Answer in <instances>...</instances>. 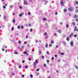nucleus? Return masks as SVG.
Returning <instances> with one entry per match:
<instances>
[{"label":"nucleus","mask_w":78,"mask_h":78,"mask_svg":"<svg viewBox=\"0 0 78 78\" xmlns=\"http://www.w3.org/2000/svg\"><path fill=\"white\" fill-rule=\"evenodd\" d=\"M13 7V5H10V8H12Z\"/></svg>","instance_id":"cd10ccee"},{"label":"nucleus","mask_w":78,"mask_h":78,"mask_svg":"<svg viewBox=\"0 0 78 78\" xmlns=\"http://www.w3.org/2000/svg\"><path fill=\"white\" fill-rule=\"evenodd\" d=\"M74 18H78V16L76 15H75L74 16Z\"/></svg>","instance_id":"9d476101"},{"label":"nucleus","mask_w":78,"mask_h":78,"mask_svg":"<svg viewBox=\"0 0 78 78\" xmlns=\"http://www.w3.org/2000/svg\"><path fill=\"white\" fill-rule=\"evenodd\" d=\"M35 63H36L37 64L38 63V62L37 61V60H35Z\"/></svg>","instance_id":"a211bd4d"},{"label":"nucleus","mask_w":78,"mask_h":78,"mask_svg":"<svg viewBox=\"0 0 78 78\" xmlns=\"http://www.w3.org/2000/svg\"><path fill=\"white\" fill-rule=\"evenodd\" d=\"M13 30H14V27H12L11 29L12 31H13Z\"/></svg>","instance_id":"5701e85b"},{"label":"nucleus","mask_w":78,"mask_h":78,"mask_svg":"<svg viewBox=\"0 0 78 78\" xmlns=\"http://www.w3.org/2000/svg\"><path fill=\"white\" fill-rule=\"evenodd\" d=\"M19 8L20 9H22V6H20Z\"/></svg>","instance_id":"4c0bfd02"},{"label":"nucleus","mask_w":78,"mask_h":78,"mask_svg":"<svg viewBox=\"0 0 78 78\" xmlns=\"http://www.w3.org/2000/svg\"><path fill=\"white\" fill-rule=\"evenodd\" d=\"M28 15H30L31 14V13H30V12H28Z\"/></svg>","instance_id":"37998d69"},{"label":"nucleus","mask_w":78,"mask_h":78,"mask_svg":"<svg viewBox=\"0 0 78 78\" xmlns=\"http://www.w3.org/2000/svg\"><path fill=\"white\" fill-rule=\"evenodd\" d=\"M58 32L59 33H61V32H62L61 30H58Z\"/></svg>","instance_id":"1a4fd4ad"},{"label":"nucleus","mask_w":78,"mask_h":78,"mask_svg":"<svg viewBox=\"0 0 78 78\" xmlns=\"http://www.w3.org/2000/svg\"><path fill=\"white\" fill-rule=\"evenodd\" d=\"M73 25H75V22H73Z\"/></svg>","instance_id":"4be33fe9"},{"label":"nucleus","mask_w":78,"mask_h":78,"mask_svg":"<svg viewBox=\"0 0 78 78\" xmlns=\"http://www.w3.org/2000/svg\"><path fill=\"white\" fill-rule=\"evenodd\" d=\"M60 4L61 5V6H64V2H61Z\"/></svg>","instance_id":"20e7f679"},{"label":"nucleus","mask_w":78,"mask_h":78,"mask_svg":"<svg viewBox=\"0 0 78 78\" xmlns=\"http://www.w3.org/2000/svg\"><path fill=\"white\" fill-rule=\"evenodd\" d=\"M21 67H22V66H21V65H20L19 67V69H21Z\"/></svg>","instance_id":"c756f323"},{"label":"nucleus","mask_w":78,"mask_h":78,"mask_svg":"<svg viewBox=\"0 0 78 78\" xmlns=\"http://www.w3.org/2000/svg\"><path fill=\"white\" fill-rule=\"evenodd\" d=\"M45 47H48V44L47 43H46V45H45Z\"/></svg>","instance_id":"f3484780"},{"label":"nucleus","mask_w":78,"mask_h":78,"mask_svg":"<svg viewBox=\"0 0 78 78\" xmlns=\"http://www.w3.org/2000/svg\"><path fill=\"white\" fill-rule=\"evenodd\" d=\"M64 53H61V55H64Z\"/></svg>","instance_id":"79ce46f5"},{"label":"nucleus","mask_w":78,"mask_h":78,"mask_svg":"<svg viewBox=\"0 0 78 78\" xmlns=\"http://www.w3.org/2000/svg\"><path fill=\"white\" fill-rule=\"evenodd\" d=\"M74 37H77V35L76 34L74 35Z\"/></svg>","instance_id":"6ab92c4d"},{"label":"nucleus","mask_w":78,"mask_h":78,"mask_svg":"<svg viewBox=\"0 0 78 78\" xmlns=\"http://www.w3.org/2000/svg\"><path fill=\"white\" fill-rule=\"evenodd\" d=\"M21 29H23V26H21Z\"/></svg>","instance_id":"bb28decb"},{"label":"nucleus","mask_w":78,"mask_h":78,"mask_svg":"<svg viewBox=\"0 0 78 78\" xmlns=\"http://www.w3.org/2000/svg\"><path fill=\"white\" fill-rule=\"evenodd\" d=\"M77 30V28H76V27H74V31H76Z\"/></svg>","instance_id":"6e6552de"},{"label":"nucleus","mask_w":78,"mask_h":78,"mask_svg":"<svg viewBox=\"0 0 78 78\" xmlns=\"http://www.w3.org/2000/svg\"><path fill=\"white\" fill-rule=\"evenodd\" d=\"M15 74L14 73H12V75H14Z\"/></svg>","instance_id":"680f3d73"},{"label":"nucleus","mask_w":78,"mask_h":78,"mask_svg":"<svg viewBox=\"0 0 78 78\" xmlns=\"http://www.w3.org/2000/svg\"><path fill=\"white\" fill-rule=\"evenodd\" d=\"M14 53H15V54H16V55H17V52L16 51L14 52Z\"/></svg>","instance_id":"393cba45"},{"label":"nucleus","mask_w":78,"mask_h":78,"mask_svg":"<svg viewBox=\"0 0 78 78\" xmlns=\"http://www.w3.org/2000/svg\"><path fill=\"white\" fill-rule=\"evenodd\" d=\"M27 52L26 51H24V54H27Z\"/></svg>","instance_id":"473e14b6"},{"label":"nucleus","mask_w":78,"mask_h":78,"mask_svg":"<svg viewBox=\"0 0 78 78\" xmlns=\"http://www.w3.org/2000/svg\"><path fill=\"white\" fill-rule=\"evenodd\" d=\"M28 59L29 61H31V58H29Z\"/></svg>","instance_id":"8fccbe9b"},{"label":"nucleus","mask_w":78,"mask_h":78,"mask_svg":"<svg viewBox=\"0 0 78 78\" xmlns=\"http://www.w3.org/2000/svg\"><path fill=\"white\" fill-rule=\"evenodd\" d=\"M66 40L67 41H69V40H70V39H69V37H67L66 38Z\"/></svg>","instance_id":"ddd939ff"},{"label":"nucleus","mask_w":78,"mask_h":78,"mask_svg":"<svg viewBox=\"0 0 78 78\" xmlns=\"http://www.w3.org/2000/svg\"><path fill=\"white\" fill-rule=\"evenodd\" d=\"M23 14H24V13L22 12L21 14L19 15V16L20 17H22V15H23Z\"/></svg>","instance_id":"0eeeda50"},{"label":"nucleus","mask_w":78,"mask_h":78,"mask_svg":"<svg viewBox=\"0 0 78 78\" xmlns=\"http://www.w3.org/2000/svg\"><path fill=\"white\" fill-rule=\"evenodd\" d=\"M44 67H46V65L45 64H44Z\"/></svg>","instance_id":"09e8293b"},{"label":"nucleus","mask_w":78,"mask_h":78,"mask_svg":"<svg viewBox=\"0 0 78 78\" xmlns=\"http://www.w3.org/2000/svg\"><path fill=\"white\" fill-rule=\"evenodd\" d=\"M51 42L52 44H54V42H53V41H51Z\"/></svg>","instance_id":"7c9ffc66"},{"label":"nucleus","mask_w":78,"mask_h":78,"mask_svg":"<svg viewBox=\"0 0 78 78\" xmlns=\"http://www.w3.org/2000/svg\"><path fill=\"white\" fill-rule=\"evenodd\" d=\"M44 36H46L47 35V32H45L44 34Z\"/></svg>","instance_id":"e433bc0d"},{"label":"nucleus","mask_w":78,"mask_h":78,"mask_svg":"<svg viewBox=\"0 0 78 78\" xmlns=\"http://www.w3.org/2000/svg\"><path fill=\"white\" fill-rule=\"evenodd\" d=\"M39 42L38 40L36 41V43H37V42Z\"/></svg>","instance_id":"3c124183"},{"label":"nucleus","mask_w":78,"mask_h":78,"mask_svg":"<svg viewBox=\"0 0 78 78\" xmlns=\"http://www.w3.org/2000/svg\"><path fill=\"white\" fill-rule=\"evenodd\" d=\"M64 12H67V9H64Z\"/></svg>","instance_id":"2eb2a0df"},{"label":"nucleus","mask_w":78,"mask_h":78,"mask_svg":"<svg viewBox=\"0 0 78 78\" xmlns=\"http://www.w3.org/2000/svg\"><path fill=\"white\" fill-rule=\"evenodd\" d=\"M68 10L69 11H73V9L72 7H70L68 8Z\"/></svg>","instance_id":"f257e3e1"},{"label":"nucleus","mask_w":78,"mask_h":78,"mask_svg":"<svg viewBox=\"0 0 78 78\" xmlns=\"http://www.w3.org/2000/svg\"><path fill=\"white\" fill-rule=\"evenodd\" d=\"M3 8H6V6H3Z\"/></svg>","instance_id":"de8ad7c7"},{"label":"nucleus","mask_w":78,"mask_h":78,"mask_svg":"<svg viewBox=\"0 0 78 78\" xmlns=\"http://www.w3.org/2000/svg\"><path fill=\"white\" fill-rule=\"evenodd\" d=\"M57 56H58L57 55H55V57H57Z\"/></svg>","instance_id":"774afa93"},{"label":"nucleus","mask_w":78,"mask_h":78,"mask_svg":"<svg viewBox=\"0 0 78 78\" xmlns=\"http://www.w3.org/2000/svg\"><path fill=\"white\" fill-rule=\"evenodd\" d=\"M22 62H23V63H24V62H25V61H24V60H23V61H22Z\"/></svg>","instance_id":"4d7b16f0"},{"label":"nucleus","mask_w":78,"mask_h":78,"mask_svg":"<svg viewBox=\"0 0 78 78\" xmlns=\"http://www.w3.org/2000/svg\"><path fill=\"white\" fill-rule=\"evenodd\" d=\"M28 67V66H25V68H26V69H27Z\"/></svg>","instance_id":"b1692460"},{"label":"nucleus","mask_w":78,"mask_h":78,"mask_svg":"<svg viewBox=\"0 0 78 78\" xmlns=\"http://www.w3.org/2000/svg\"><path fill=\"white\" fill-rule=\"evenodd\" d=\"M23 48H24V47H23V46H22V49H23Z\"/></svg>","instance_id":"e2e57ef3"},{"label":"nucleus","mask_w":78,"mask_h":78,"mask_svg":"<svg viewBox=\"0 0 78 78\" xmlns=\"http://www.w3.org/2000/svg\"><path fill=\"white\" fill-rule=\"evenodd\" d=\"M54 36H57V34L56 33L54 34Z\"/></svg>","instance_id":"6e6d98bb"},{"label":"nucleus","mask_w":78,"mask_h":78,"mask_svg":"<svg viewBox=\"0 0 78 78\" xmlns=\"http://www.w3.org/2000/svg\"><path fill=\"white\" fill-rule=\"evenodd\" d=\"M66 27L67 28H69V25L68 24H66Z\"/></svg>","instance_id":"2f4dec72"},{"label":"nucleus","mask_w":78,"mask_h":78,"mask_svg":"<svg viewBox=\"0 0 78 78\" xmlns=\"http://www.w3.org/2000/svg\"><path fill=\"white\" fill-rule=\"evenodd\" d=\"M59 53V54H61V53L60 52V51H58Z\"/></svg>","instance_id":"0e129e2a"},{"label":"nucleus","mask_w":78,"mask_h":78,"mask_svg":"<svg viewBox=\"0 0 78 78\" xmlns=\"http://www.w3.org/2000/svg\"><path fill=\"white\" fill-rule=\"evenodd\" d=\"M28 36H27V35L26 36V39H28Z\"/></svg>","instance_id":"052dcab7"},{"label":"nucleus","mask_w":78,"mask_h":78,"mask_svg":"<svg viewBox=\"0 0 78 78\" xmlns=\"http://www.w3.org/2000/svg\"><path fill=\"white\" fill-rule=\"evenodd\" d=\"M70 45H71V47H73V42H71L70 43Z\"/></svg>","instance_id":"f03ea898"},{"label":"nucleus","mask_w":78,"mask_h":78,"mask_svg":"<svg viewBox=\"0 0 78 78\" xmlns=\"http://www.w3.org/2000/svg\"><path fill=\"white\" fill-rule=\"evenodd\" d=\"M69 15L70 16H72V15L70 13H69Z\"/></svg>","instance_id":"bf43d9fd"},{"label":"nucleus","mask_w":78,"mask_h":78,"mask_svg":"<svg viewBox=\"0 0 78 78\" xmlns=\"http://www.w3.org/2000/svg\"><path fill=\"white\" fill-rule=\"evenodd\" d=\"M4 20H5V19H6V18H7V16H4Z\"/></svg>","instance_id":"9b49d317"},{"label":"nucleus","mask_w":78,"mask_h":78,"mask_svg":"<svg viewBox=\"0 0 78 78\" xmlns=\"http://www.w3.org/2000/svg\"><path fill=\"white\" fill-rule=\"evenodd\" d=\"M34 68H36V63H35V62H34Z\"/></svg>","instance_id":"423d86ee"},{"label":"nucleus","mask_w":78,"mask_h":78,"mask_svg":"<svg viewBox=\"0 0 78 78\" xmlns=\"http://www.w3.org/2000/svg\"><path fill=\"white\" fill-rule=\"evenodd\" d=\"M76 3L77 5H78V2L77 1H76Z\"/></svg>","instance_id":"f704fd0d"},{"label":"nucleus","mask_w":78,"mask_h":78,"mask_svg":"<svg viewBox=\"0 0 78 78\" xmlns=\"http://www.w3.org/2000/svg\"><path fill=\"white\" fill-rule=\"evenodd\" d=\"M73 36V33H72L71 34L69 35V37H71L72 36Z\"/></svg>","instance_id":"39448f33"},{"label":"nucleus","mask_w":78,"mask_h":78,"mask_svg":"<svg viewBox=\"0 0 78 78\" xmlns=\"http://www.w3.org/2000/svg\"><path fill=\"white\" fill-rule=\"evenodd\" d=\"M24 75H22V78H23V77H24Z\"/></svg>","instance_id":"5fc2aeb1"},{"label":"nucleus","mask_w":78,"mask_h":78,"mask_svg":"<svg viewBox=\"0 0 78 78\" xmlns=\"http://www.w3.org/2000/svg\"><path fill=\"white\" fill-rule=\"evenodd\" d=\"M46 53L48 55H49V52H48V51H47L46 52Z\"/></svg>","instance_id":"72a5a7b5"},{"label":"nucleus","mask_w":78,"mask_h":78,"mask_svg":"<svg viewBox=\"0 0 78 78\" xmlns=\"http://www.w3.org/2000/svg\"><path fill=\"white\" fill-rule=\"evenodd\" d=\"M23 4L24 5H27L28 3H27V1H25L23 3Z\"/></svg>","instance_id":"7ed1b4c3"},{"label":"nucleus","mask_w":78,"mask_h":78,"mask_svg":"<svg viewBox=\"0 0 78 78\" xmlns=\"http://www.w3.org/2000/svg\"><path fill=\"white\" fill-rule=\"evenodd\" d=\"M44 3H47V1L46 0H44Z\"/></svg>","instance_id":"a878e982"},{"label":"nucleus","mask_w":78,"mask_h":78,"mask_svg":"<svg viewBox=\"0 0 78 78\" xmlns=\"http://www.w3.org/2000/svg\"><path fill=\"white\" fill-rule=\"evenodd\" d=\"M52 60H54V57H52Z\"/></svg>","instance_id":"13d9d810"},{"label":"nucleus","mask_w":78,"mask_h":78,"mask_svg":"<svg viewBox=\"0 0 78 78\" xmlns=\"http://www.w3.org/2000/svg\"><path fill=\"white\" fill-rule=\"evenodd\" d=\"M39 69H37V72H38V71H39Z\"/></svg>","instance_id":"a18cd8bd"},{"label":"nucleus","mask_w":78,"mask_h":78,"mask_svg":"<svg viewBox=\"0 0 78 78\" xmlns=\"http://www.w3.org/2000/svg\"><path fill=\"white\" fill-rule=\"evenodd\" d=\"M76 21L77 22H78V19H76Z\"/></svg>","instance_id":"49530a36"},{"label":"nucleus","mask_w":78,"mask_h":78,"mask_svg":"<svg viewBox=\"0 0 78 78\" xmlns=\"http://www.w3.org/2000/svg\"><path fill=\"white\" fill-rule=\"evenodd\" d=\"M30 77H31V78H32L33 77V75L31 74L30 75Z\"/></svg>","instance_id":"c9c22d12"},{"label":"nucleus","mask_w":78,"mask_h":78,"mask_svg":"<svg viewBox=\"0 0 78 78\" xmlns=\"http://www.w3.org/2000/svg\"><path fill=\"white\" fill-rule=\"evenodd\" d=\"M30 32H31L33 31V29H31L30 30Z\"/></svg>","instance_id":"58836bf2"},{"label":"nucleus","mask_w":78,"mask_h":78,"mask_svg":"<svg viewBox=\"0 0 78 78\" xmlns=\"http://www.w3.org/2000/svg\"><path fill=\"white\" fill-rule=\"evenodd\" d=\"M63 44L64 45H66V43L65 42L63 41Z\"/></svg>","instance_id":"412c9836"},{"label":"nucleus","mask_w":78,"mask_h":78,"mask_svg":"<svg viewBox=\"0 0 78 78\" xmlns=\"http://www.w3.org/2000/svg\"><path fill=\"white\" fill-rule=\"evenodd\" d=\"M41 58H42V59H44V57L43 56H42Z\"/></svg>","instance_id":"a19ab883"},{"label":"nucleus","mask_w":78,"mask_h":78,"mask_svg":"<svg viewBox=\"0 0 78 78\" xmlns=\"http://www.w3.org/2000/svg\"><path fill=\"white\" fill-rule=\"evenodd\" d=\"M27 41H25L24 42V44H27Z\"/></svg>","instance_id":"864d4df0"},{"label":"nucleus","mask_w":78,"mask_h":78,"mask_svg":"<svg viewBox=\"0 0 78 78\" xmlns=\"http://www.w3.org/2000/svg\"><path fill=\"white\" fill-rule=\"evenodd\" d=\"M75 12H76V13H77V12H78V10L76 9V10Z\"/></svg>","instance_id":"aec40b11"},{"label":"nucleus","mask_w":78,"mask_h":78,"mask_svg":"<svg viewBox=\"0 0 78 78\" xmlns=\"http://www.w3.org/2000/svg\"><path fill=\"white\" fill-rule=\"evenodd\" d=\"M39 54L40 55H41V54H42V51H39Z\"/></svg>","instance_id":"f8f14e48"},{"label":"nucleus","mask_w":78,"mask_h":78,"mask_svg":"<svg viewBox=\"0 0 78 78\" xmlns=\"http://www.w3.org/2000/svg\"><path fill=\"white\" fill-rule=\"evenodd\" d=\"M20 28V26H18V29H19Z\"/></svg>","instance_id":"c85d7f7f"},{"label":"nucleus","mask_w":78,"mask_h":78,"mask_svg":"<svg viewBox=\"0 0 78 78\" xmlns=\"http://www.w3.org/2000/svg\"><path fill=\"white\" fill-rule=\"evenodd\" d=\"M58 14V13L57 12H55V15H57Z\"/></svg>","instance_id":"69168bd1"},{"label":"nucleus","mask_w":78,"mask_h":78,"mask_svg":"<svg viewBox=\"0 0 78 78\" xmlns=\"http://www.w3.org/2000/svg\"><path fill=\"white\" fill-rule=\"evenodd\" d=\"M75 68H76V69H78V66H76V65H75Z\"/></svg>","instance_id":"4468645a"},{"label":"nucleus","mask_w":78,"mask_h":78,"mask_svg":"<svg viewBox=\"0 0 78 78\" xmlns=\"http://www.w3.org/2000/svg\"><path fill=\"white\" fill-rule=\"evenodd\" d=\"M58 47H59V46L58 45H57L56 46V48H58Z\"/></svg>","instance_id":"603ef678"},{"label":"nucleus","mask_w":78,"mask_h":78,"mask_svg":"<svg viewBox=\"0 0 78 78\" xmlns=\"http://www.w3.org/2000/svg\"><path fill=\"white\" fill-rule=\"evenodd\" d=\"M47 62H49V60H47Z\"/></svg>","instance_id":"338daca9"},{"label":"nucleus","mask_w":78,"mask_h":78,"mask_svg":"<svg viewBox=\"0 0 78 78\" xmlns=\"http://www.w3.org/2000/svg\"><path fill=\"white\" fill-rule=\"evenodd\" d=\"M43 20H46V19L44 18L43 19Z\"/></svg>","instance_id":"ea45409f"},{"label":"nucleus","mask_w":78,"mask_h":78,"mask_svg":"<svg viewBox=\"0 0 78 78\" xmlns=\"http://www.w3.org/2000/svg\"><path fill=\"white\" fill-rule=\"evenodd\" d=\"M18 42H19V44H21V41H18Z\"/></svg>","instance_id":"c03bdc74"},{"label":"nucleus","mask_w":78,"mask_h":78,"mask_svg":"<svg viewBox=\"0 0 78 78\" xmlns=\"http://www.w3.org/2000/svg\"><path fill=\"white\" fill-rule=\"evenodd\" d=\"M15 22H16V20H15V19H13V23H15Z\"/></svg>","instance_id":"dca6fc26"}]
</instances>
